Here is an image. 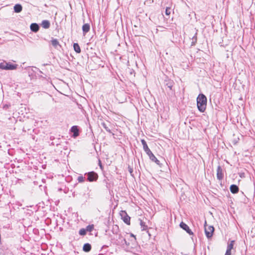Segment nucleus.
Returning a JSON list of instances; mask_svg holds the SVG:
<instances>
[{
  "label": "nucleus",
  "instance_id": "obj_13",
  "mask_svg": "<svg viewBox=\"0 0 255 255\" xmlns=\"http://www.w3.org/2000/svg\"><path fill=\"white\" fill-rule=\"evenodd\" d=\"M90 29V25L89 23H85L82 26V31L84 35H85L89 31Z\"/></svg>",
  "mask_w": 255,
  "mask_h": 255
},
{
  "label": "nucleus",
  "instance_id": "obj_12",
  "mask_svg": "<svg viewBox=\"0 0 255 255\" xmlns=\"http://www.w3.org/2000/svg\"><path fill=\"white\" fill-rule=\"evenodd\" d=\"M230 191L233 194H236L239 191L238 186L235 184H232L230 187Z\"/></svg>",
  "mask_w": 255,
  "mask_h": 255
},
{
  "label": "nucleus",
  "instance_id": "obj_33",
  "mask_svg": "<svg viewBox=\"0 0 255 255\" xmlns=\"http://www.w3.org/2000/svg\"><path fill=\"white\" fill-rule=\"evenodd\" d=\"M130 236L131 237H133L135 238V236L133 234H130Z\"/></svg>",
  "mask_w": 255,
  "mask_h": 255
},
{
  "label": "nucleus",
  "instance_id": "obj_4",
  "mask_svg": "<svg viewBox=\"0 0 255 255\" xmlns=\"http://www.w3.org/2000/svg\"><path fill=\"white\" fill-rule=\"evenodd\" d=\"M85 175L87 176V180L89 182L96 181L98 178V174L94 171L86 173Z\"/></svg>",
  "mask_w": 255,
  "mask_h": 255
},
{
  "label": "nucleus",
  "instance_id": "obj_9",
  "mask_svg": "<svg viewBox=\"0 0 255 255\" xmlns=\"http://www.w3.org/2000/svg\"><path fill=\"white\" fill-rule=\"evenodd\" d=\"M50 41L52 45L55 49H59V48H61V45L60 44L59 41L57 39L52 38Z\"/></svg>",
  "mask_w": 255,
  "mask_h": 255
},
{
  "label": "nucleus",
  "instance_id": "obj_23",
  "mask_svg": "<svg viewBox=\"0 0 255 255\" xmlns=\"http://www.w3.org/2000/svg\"><path fill=\"white\" fill-rule=\"evenodd\" d=\"M87 232L84 228H82L79 230V234L81 236H85L86 235Z\"/></svg>",
  "mask_w": 255,
  "mask_h": 255
},
{
  "label": "nucleus",
  "instance_id": "obj_11",
  "mask_svg": "<svg viewBox=\"0 0 255 255\" xmlns=\"http://www.w3.org/2000/svg\"><path fill=\"white\" fill-rule=\"evenodd\" d=\"M30 30L34 32H37L39 29V26L36 23H32L30 26Z\"/></svg>",
  "mask_w": 255,
  "mask_h": 255
},
{
  "label": "nucleus",
  "instance_id": "obj_3",
  "mask_svg": "<svg viewBox=\"0 0 255 255\" xmlns=\"http://www.w3.org/2000/svg\"><path fill=\"white\" fill-rule=\"evenodd\" d=\"M204 228L206 237L208 239H210L213 236V234L214 232V227L212 226H207L206 221H205Z\"/></svg>",
  "mask_w": 255,
  "mask_h": 255
},
{
  "label": "nucleus",
  "instance_id": "obj_8",
  "mask_svg": "<svg viewBox=\"0 0 255 255\" xmlns=\"http://www.w3.org/2000/svg\"><path fill=\"white\" fill-rule=\"evenodd\" d=\"M5 66L6 70H12L16 69L18 65L17 64H13L10 62H6L5 61Z\"/></svg>",
  "mask_w": 255,
  "mask_h": 255
},
{
  "label": "nucleus",
  "instance_id": "obj_20",
  "mask_svg": "<svg viewBox=\"0 0 255 255\" xmlns=\"http://www.w3.org/2000/svg\"><path fill=\"white\" fill-rule=\"evenodd\" d=\"M94 228V226L93 224H92V225H89L88 226H87L86 227V228H85V230L86 231V232H92L93 229Z\"/></svg>",
  "mask_w": 255,
  "mask_h": 255
},
{
  "label": "nucleus",
  "instance_id": "obj_19",
  "mask_svg": "<svg viewBox=\"0 0 255 255\" xmlns=\"http://www.w3.org/2000/svg\"><path fill=\"white\" fill-rule=\"evenodd\" d=\"M235 244V241H231L230 243L228 244L227 250H232L233 249V247Z\"/></svg>",
  "mask_w": 255,
  "mask_h": 255
},
{
  "label": "nucleus",
  "instance_id": "obj_28",
  "mask_svg": "<svg viewBox=\"0 0 255 255\" xmlns=\"http://www.w3.org/2000/svg\"><path fill=\"white\" fill-rule=\"evenodd\" d=\"M171 13V8L169 7H167L165 9V14L167 15H169Z\"/></svg>",
  "mask_w": 255,
  "mask_h": 255
},
{
  "label": "nucleus",
  "instance_id": "obj_1",
  "mask_svg": "<svg viewBox=\"0 0 255 255\" xmlns=\"http://www.w3.org/2000/svg\"><path fill=\"white\" fill-rule=\"evenodd\" d=\"M207 100L203 94H200L197 98V105L198 110L203 113L206 108Z\"/></svg>",
  "mask_w": 255,
  "mask_h": 255
},
{
  "label": "nucleus",
  "instance_id": "obj_26",
  "mask_svg": "<svg viewBox=\"0 0 255 255\" xmlns=\"http://www.w3.org/2000/svg\"><path fill=\"white\" fill-rule=\"evenodd\" d=\"M128 172H129L130 175L132 177H133V168L130 167L129 165L128 166Z\"/></svg>",
  "mask_w": 255,
  "mask_h": 255
},
{
  "label": "nucleus",
  "instance_id": "obj_18",
  "mask_svg": "<svg viewBox=\"0 0 255 255\" xmlns=\"http://www.w3.org/2000/svg\"><path fill=\"white\" fill-rule=\"evenodd\" d=\"M174 82L172 80H168L166 81V86L170 90H172V88L173 86Z\"/></svg>",
  "mask_w": 255,
  "mask_h": 255
},
{
  "label": "nucleus",
  "instance_id": "obj_34",
  "mask_svg": "<svg viewBox=\"0 0 255 255\" xmlns=\"http://www.w3.org/2000/svg\"><path fill=\"white\" fill-rule=\"evenodd\" d=\"M121 237L122 238V236H121V235H120V236H119V239H120V238H121Z\"/></svg>",
  "mask_w": 255,
  "mask_h": 255
},
{
  "label": "nucleus",
  "instance_id": "obj_17",
  "mask_svg": "<svg viewBox=\"0 0 255 255\" xmlns=\"http://www.w3.org/2000/svg\"><path fill=\"white\" fill-rule=\"evenodd\" d=\"M74 50L77 53H80L81 52V48L77 43H75L73 44Z\"/></svg>",
  "mask_w": 255,
  "mask_h": 255
},
{
  "label": "nucleus",
  "instance_id": "obj_16",
  "mask_svg": "<svg viewBox=\"0 0 255 255\" xmlns=\"http://www.w3.org/2000/svg\"><path fill=\"white\" fill-rule=\"evenodd\" d=\"M91 245L89 243L85 244L83 247V251L86 253L89 252L91 250Z\"/></svg>",
  "mask_w": 255,
  "mask_h": 255
},
{
  "label": "nucleus",
  "instance_id": "obj_25",
  "mask_svg": "<svg viewBox=\"0 0 255 255\" xmlns=\"http://www.w3.org/2000/svg\"><path fill=\"white\" fill-rule=\"evenodd\" d=\"M5 61H3L2 62L0 63V69L5 70Z\"/></svg>",
  "mask_w": 255,
  "mask_h": 255
},
{
  "label": "nucleus",
  "instance_id": "obj_7",
  "mask_svg": "<svg viewBox=\"0 0 255 255\" xmlns=\"http://www.w3.org/2000/svg\"><path fill=\"white\" fill-rule=\"evenodd\" d=\"M70 131L73 133L72 137H77L79 135V129L77 126H73L70 129Z\"/></svg>",
  "mask_w": 255,
  "mask_h": 255
},
{
  "label": "nucleus",
  "instance_id": "obj_24",
  "mask_svg": "<svg viewBox=\"0 0 255 255\" xmlns=\"http://www.w3.org/2000/svg\"><path fill=\"white\" fill-rule=\"evenodd\" d=\"M196 35H197V33H196L195 35L192 38V44H191L192 45H194L196 44V43L197 42V38Z\"/></svg>",
  "mask_w": 255,
  "mask_h": 255
},
{
  "label": "nucleus",
  "instance_id": "obj_10",
  "mask_svg": "<svg viewBox=\"0 0 255 255\" xmlns=\"http://www.w3.org/2000/svg\"><path fill=\"white\" fill-rule=\"evenodd\" d=\"M217 178L219 180H221L223 178V170L220 165L218 166L217 169Z\"/></svg>",
  "mask_w": 255,
  "mask_h": 255
},
{
  "label": "nucleus",
  "instance_id": "obj_21",
  "mask_svg": "<svg viewBox=\"0 0 255 255\" xmlns=\"http://www.w3.org/2000/svg\"><path fill=\"white\" fill-rule=\"evenodd\" d=\"M140 220V225L141 226V228H142V230H146L147 228V226L145 225V223L143 222L141 220Z\"/></svg>",
  "mask_w": 255,
  "mask_h": 255
},
{
  "label": "nucleus",
  "instance_id": "obj_27",
  "mask_svg": "<svg viewBox=\"0 0 255 255\" xmlns=\"http://www.w3.org/2000/svg\"><path fill=\"white\" fill-rule=\"evenodd\" d=\"M79 182L81 183L84 181V177L82 176H79L77 179Z\"/></svg>",
  "mask_w": 255,
  "mask_h": 255
},
{
  "label": "nucleus",
  "instance_id": "obj_5",
  "mask_svg": "<svg viewBox=\"0 0 255 255\" xmlns=\"http://www.w3.org/2000/svg\"><path fill=\"white\" fill-rule=\"evenodd\" d=\"M121 216L123 221L126 224L129 225H130V217L127 214V212L125 211H122L121 213Z\"/></svg>",
  "mask_w": 255,
  "mask_h": 255
},
{
  "label": "nucleus",
  "instance_id": "obj_2",
  "mask_svg": "<svg viewBox=\"0 0 255 255\" xmlns=\"http://www.w3.org/2000/svg\"><path fill=\"white\" fill-rule=\"evenodd\" d=\"M141 142L143 145V148L144 151L148 155L151 161L155 162L157 164L159 165L160 161L156 158V157L154 156V155L152 153L151 151L148 148L145 140L144 139H141Z\"/></svg>",
  "mask_w": 255,
  "mask_h": 255
},
{
  "label": "nucleus",
  "instance_id": "obj_6",
  "mask_svg": "<svg viewBox=\"0 0 255 255\" xmlns=\"http://www.w3.org/2000/svg\"><path fill=\"white\" fill-rule=\"evenodd\" d=\"M179 226L181 229H182L183 230L186 231V233H188L189 235H193V232L190 229L189 226L186 224L184 223L183 222H181L180 223Z\"/></svg>",
  "mask_w": 255,
  "mask_h": 255
},
{
  "label": "nucleus",
  "instance_id": "obj_29",
  "mask_svg": "<svg viewBox=\"0 0 255 255\" xmlns=\"http://www.w3.org/2000/svg\"><path fill=\"white\" fill-rule=\"evenodd\" d=\"M225 255H231V250L227 249Z\"/></svg>",
  "mask_w": 255,
  "mask_h": 255
},
{
  "label": "nucleus",
  "instance_id": "obj_22",
  "mask_svg": "<svg viewBox=\"0 0 255 255\" xmlns=\"http://www.w3.org/2000/svg\"><path fill=\"white\" fill-rule=\"evenodd\" d=\"M101 125L107 131H108L109 133H112L111 129L105 123H102Z\"/></svg>",
  "mask_w": 255,
  "mask_h": 255
},
{
  "label": "nucleus",
  "instance_id": "obj_30",
  "mask_svg": "<svg viewBox=\"0 0 255 255\" xmlns=\"http://www.w3.org/2000/svg\"><path fill=\"white\" fill-rule=\"evenodd\" d=\"M124 242V243L127 246H129V243H128L126 241V240L125 239H123V241H122V242Z\"/></svg>",
  "mask_w": 255,
  "mask_h": 255
},
{
  "label": "nucleus",
  "instance_id": "obj_32",
  "mask_svg": "<svg viewBox=\"0 0 255 255\" xmlns=\"http://www.w3.org/2000/svg\"><path fill=\"white\" fill-rule=\"evenodd\" d=\"M99 165L100 168L102 169L103 166H102V163H101V162L100 160H99Z\"/></svg>",
  "mask_w": 255,
  "mask_h": 255
},
{
  "label": "nucleus",
  "instance_id": "obj_14",
  "mask_svg": "<svg viewBox=\"0 0 255 255\" xmlns=\"http://www.w3.org/2000/svg\"><path fill=\"white\" fill-rule=\"evenodd\" d=\"M14 11L16 13H19L22 10V6L20 4L17 3L15 4L13 7Z\"/></svg>",
  "mask_w": 255,
  "mask_h": 255
},
{
  "label": "nucleus",
  "instance_id": "obj_15",
  "mask_svg": "<svg viewBox=\"0 0 255 255\" xmlns=\"http://www.w3.org/2000/svg\"><path fill=\"white\" fill-rule=\"evenodd\" d=\"M43 28L45 29H48L50 27V23L48 20H43L41 24Z\"/></svg>",
  "mask_w": 255,
  "mask_h": 255
},
{
  "label": "nucleus",
  "instance_id": "obj_31",
  "mask_svg": "<svg viewBox=\"0 0 255 255\" xmlns=\"http://www.w3.org/2000/svg\"><path fill=\"white\" fill-rule=\"evenodd\" d=\"M9 106V105H5L3 106V109H4L6 110L7 109H8V108Z\"/></svg>",
  "mask_w": 255,
  "mask_h": 255
}]
</instances>
